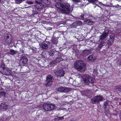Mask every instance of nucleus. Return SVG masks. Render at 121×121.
<instances>
[{
    "instance_id": "4be33fe9",
    "label": "nucleus",
    "mask_w": 121,
    "mask_h": 121,
    "mask_svg": "<svg viewBox=\"0 0 121 121\" xmlns=\"http://www.w3.org/2000/svg\"><path fill=\"white\" fill-rule=\"evenodd\" d=\"M89 78V81L88 82V84H89L90 83H94V82L95 81L93 78L90 77V76Z\"/></svg>"
},
{
    "instance_id": "c85d7f7f",
    "label": "nucleus",
    "mask_w": 121,
    "mask_h": 121,
    "mask_svg": "<svg viewBox=\"0 0 121 121\" xmlns=\"http://www.w3.org/2000/svg\"><path fill=\"white\" fill-rule=\"evenodd\" d=\"M116 90L117 91H121V85L117 86L116 87Z\"/></svg>"
},
{
    "instance_id": "9b49d317",
    "label": "nucleus",
    "mask_w": 121,
    "mask_h": 121,
    "mask_svg": "<svg viewBox=\"0 0 121 121\" xmlns=\"http://www.w3.org/2000/svg\"><path fill=\"white\" fill-rule=\"evenodd\" d=\"M89 75L87 74H84L82 76V78L85 83H88V82L89 81Z\"/></svg>"
},
{
    "instance_id": "dca6fc26",
    "label": "nucleus",
    "mask_w": 121,
    "mask_h": 121,
    "mask_svg": "<svg viewBox=\"0 0 121 121\" xmlns=\"http://www.w3.org/2000/svg\"><path fill=\"white\" fill-rule=\"evenodd\" d=\"M37 2H41L46 4H50L51 3L50 0H37Z\"/></svg>"
},
{
    "instance_id": "2f4dec72",
    "label": "nucleus",
    "mask_w": 121,
    "mask_h": 121,
    "mask_svg": "<svg viewBox=\"0 0 121 121\" xmlns=\"http://www.w3.org/2000/svg\"><path fill=\"white\" fill-rule=\"evenodd\" d=\"M33 14L34 15L37 14L38 13V12L36 10V9H33Z\"/></svg>"
},
{
    "instance_id": "a878e982",
    "label": "nucleus",
    "mask_w": 121,
    "mask_h": 121,
    "mask_svg": "<svg viewBox=\"0 0 121 121\" xmlns=\"http://www.w3.org/2000/svg\"><path fill=\"white\" fill-rule=\"evenodd\" d=\"M109 33L108 30H105L103 34L107 37L108 36Z\"/></svg>"
},
{
    "instance_id": "1a4fd4ad",
    "label": "nucleus",
    "mask_w": 121,
    "mask_h": 121,
    "mask_svg": "<svg viewBox=\"0 0 121 121\" xmlns=\"http://www.w3.org/2000/svg\"><path fill=\"white\" fill-rule=\"evenodd\" d=\"M56 74L58 77L63 76L65 74V71L62 69L58 70L56 71Z\"/></svg>"
},
{
    "instance_id": "9d476101",
    "label": "nucleus",
    "mask_w": 121,
    "mask_h": 121,
    "mask_svg": "<svg viewBox=\"0 0 121 121\" xmlns=\"http://www.w3.org/2000/svg\"><path fill=\"white\" fill-rule=\"evenodd\" d=\"M37 0H35V3H36L35 4V6H36V8L37 9V10H38V9H42L43 7V4H42V2H37L38 0L37 1Z\"/></svg>"
},
{
    "instance_id": "0eeeda50",
    "label": "nucleus",
    "mask_w": 121,
    "mask_h": 121,
    "mask_svg": "<svg viewBox=\"0 0 121 121\" xmlns=\"http://www.w3.org/2000/svg\"><path fill=\"white\" fill-rule=\"evenodd\" d=\"M28 61L27 58L26 56H23L20 60V64L21 65L24 66L27 64Z\"/></svg>"
},
{
    "instance_id": "49530a36",
    "label": "nucleus",
    "mask_w": 121,
    "mask_h": 121,
    "mask_svg": "<svg viewBox=\"0 0 121 121\" xmlns=\"http://www.w3.org/2000/svg\"><path fill=\"white\" fill-rule=\"evenodd\" d=\"M61 0H59V1L58 2V3H60V2L61 1ZM56 1H57V0H56Z\"/></svg>"
},
{
    "instance_id": "bb28decb",
    "label": "nucleus",
    "mask_w": 121,
    "mask_h": 121,
    "mask_svg": "<svg viewBox=\"0 0 121 121\" xmlns=\"http://www.w3.org/2000/svg\"><path fill=\"white\" fill-rule=\"evenodd\" d=\"M88 1L96 5V3L98 2L97 0H89Z\"/></svg>"
},
{
    "instance_id": "f257e3e1",
    "label": "nucleus",
    "mask_w": 121,
    "mask_h": 121,
    "mask_svg": "<svg viewBox=\"0 0 121 121\" xmlns=\"http://www.w3.org/2000/svg\"><path fill=\"white\" fill-rule=\"evenodd\" d=\"M56 7L58 8L60 11L62 13L65 14H69L73 10V8L70 9V6L68 3L61 4L60 3H57L56 4Z\"/></svg>"
},
{
    "instance_id": "79ce46f5",
    "label": "nucleus",
    "mask_w": 121,
    "mask_h": 121,
    "mask_svg": "<svg viewBox=\"0 0 121 121\" xmlns=\"http://www.w3.org/2000/svg\"><path fill=\"white\" fill-rule=\"evenodd\" d=\"M20 52L22 53H23L24 54L25 52H24V51L23 50H20Z\"/></svg>"
},
{
    "instance_id": "cd10ccee",
    "label": "nucleus",
    "mask_w": 121,
    "mask_h": 121,
    "mask_svg": "<svg viewBox=\"0 0 121 121\" xmlns=\"http://www.w3.org/2000/svg\"><path fill=\"white\" fill-rule=\"evenodd\" d=\"M85 22L86 23L88 24H90L93 22L91 19H86Z\"/></svg>"
},
{
    "instance_id": "6ab92c4d",
    "label": "nucleus",
    "mask_w": 121,
    "mask_h": 121,
    "mask_svg": "<svg viewBox=\"0 0 121 121\" xmlns=\"http://www.w3.org/2000/svg\"><path fill=\"white\" fill-rule=\"evenodd\" d=\"M82 22L79 21H76L75 22H74V23H73L72 25H71L70 26L71 27H73L74 28L75 27V26L73 24H77L78 25H80L82 24Z\"/></svg>"
},
{
    "instance_id": "f8f14e48",
    "label": "nucleus",
    "mask_w": 121,
    "mask_h": 121,
    "mask_svg": "<svg viewBox=\"0 0 121 121\" xmlns=\"http://www.w3.org/2000/svg\"><path fill=\"white\" fill-rule=\"evenodd\" d=\"M100 43L98 45L97 49L99 50H100L103 47L105 46L106 44V42L104 40H101L100 41Z\"/></svg>"
},
{
    "instance_id": "5701e85b",
    "label": "nucleus",
    "mask_w": 121,
    "mask_h": 121,
    "mask_svg": "<svg viewBox=\"0 0 121 121\" xmlns=\"http://www.w3.org/2000/svg\"><path fill=\"white\" fill-rule=\"evenodd\" d=\"M88 59L89 61H92L93 60H94L95 59V57L91 55L89 56L88 57Z\"/></svg>"
},
{
    "instance_id": "3c124183",
    "label": "nucleus",
    "mask_w": 121,
    "mask_h": 121,
    "mask_svg": "<svg viewBox=\"0 0 121 121\" xmlns=\"http://www.w3.org/2000/svg\"><path fill=\"white\" fill-rule=\"evenodd\" d=\"M117 5L119 6V5L118 4H117Z\"/></svg>"
},
{
    "instance_id": "2eb2a0df",
    "label": "nucleus",
    "mask_w": 121,
    "mask_h": 121,
    "mask_svg": "<svg viewBox=\"0 0 121 121\" xmlns=\"http://www.w3.org/2000/svg\"><path fill=\"white\" fill-rule=\"evenodd\" d=\"M91 93L90 91L89 90H85L82 92V95L84 96H89Z\"/></svg>"
},
{
    "instance_id": "6e6552de",
    "label": "nucleus",
    "mask_w": 121,
    "mask_h": 121,
    "mask_svg": "<svg viewBox=\"0 0 121 121\" xmlns=\"http://www.w3.org/2000/svg\"><path fill=\"white\" fill-rule=\"evenodd\" d=\"M70 90V88L66 87H61L57 88L58 91L65 92H68Z\"/></svg>"
},
{
    "instance_id": "423d86ee",
    "label": "nucleus",
    "mask_w": 121,
    "mask_h": 121,
    "mask_svg": "<svg viewBox=\"0 0 121 121\" xmlns=\"http://www.w3.org/2000/svg\"><path fill=\"white\" fill-rule=\"evenodd\" d=\"M103 97L100 95H97L91 99L92 102L93 104H97L99 103L100 101H103Z\"/></svg>"
},
{
    "instance_id": "f3484780",
    "label": "nucleus",
    "mask_w": 121,
    "mask_h": 121,
    "mask_svg": "<svg viewBox=\"0 0 121 121\" xmlns=\"http://www.w3.org/2000/svg\"><path fill=\"white\" fill-rule=\"evenodd\" d=\"M9 106L6 105L5 103H2L0 105V109H5L8 108Z\"/></svg>"
},
{
    "instance_id": "a19ab883",
    "label": "nucleus",
    "mask_w": 121,
    "mask_h": 121,
    "mask_svg": "<svg viewBox=\"0 0 121 121\" xmlns=\"http://www.w3.org/2000/svg\"><path fill=\"white\" fill-rule=\"evenodd\" d=\"M52 28L51 27H49L47 28V30H52Z\"/></svg>"
},
{
    "instance_id": "8fccbe9b",
    "label": "nucleus",
    "mask_w": 121,
    "mask_h": 121,
    "mask_svg": "<svg viewBox=\"0 0 121 121\" xmlns=\"http://www.w3.org/2000/svg\"><path fill=\"white\" fill-rule=\"evenodd\" d=\"M120 72H121V70L120 71Z\"/></svg>"
},
{
    "instance_id": "473e14b6",
    "label": "nucleus",
    "mask_w": 121,
    "mask_h": 121,
    "mask_svg": "<svg viewBox=\"0 0 121 121\" xmlns=\"http://www.w3.org/2000/svg\"><path fill=\"white\" fill-rule=\"evenodd\" d=\"M24 0H16L15 1L16 3L17 4H19L22 2Z\"/></svg>"
},
{
    "instance_id": "ea45409f",
    "label": "nucleus",
    "mask_w": 121,
    "mask_h": 121,
    "mask_svg": "<svg viewBox=\"0 0 121 121\" xmlns=\"http://www.w3.org/2000/svg\"><path fill=\"white\" fill-rule=\"evenodd\" d=\"M73 2H79L81 0H72Z\"/></svg>"
},
{
    "instance_id": "4468645a",
    "label": "nucleus",
    "mask_w": 121,
    "mask_h": 121,
    "mask_svg": "<svg viewBox=\"0 0 121 121\" xmlns=\"http://www.w3.org/2000/svg\"><path fill=\"white\" fill-rule=\"evenodd\" d=\"M9 36H11L10 35L9 36L7 35L5 38V42L6 43L8 44H10L11 43L12 40V38L11 37L9 38Z\"/></svg>"
},
{
    "instance_id": "37998d69",
    "label": "nucleus",
    "mask_w": 121,
    "mask_h": 121,
    "mask_svg": "<svg viewBox=\"0 0 121 121\" xmlns=\"http://www.w3.org/2000/svg\"><path fill=\"white\" fill-rule=\"evenodd\" d=\"M106 111H105V112H106V113H108L109 112V110H108V109H106Z\"/></svg>"
},
{
    "instance_id": "58836bf2",
    "label": "nucleus",
    "mask_w": 121,
    "mask_h": 121,
    "mask_svg": "<svg viewBox=\"0 0 121 121\" xmlns=\"http://www.w3.org/2000/svg\"><path fill=\"white\" fill-rule=\"evenodd\" d=\"M110 38L114 39V35H112L110 36Z\"/></svg>"
},
{
    "instance_id": "09e8293b",
    "label": "nucleus",
    "mask_w": 121,
    "mask_h": 121,
    "mask_svg": "<svg viewBox=\"0 0 121 121\" xmlns=\"http://www.w3.org/2000/svg\"><path fill=\"white\" fill-rule=\"evenodd\" d=\"M110 5H112V3H110Z\"/></svg>"
},
{
    "instance_id": "e433bc0d",
    "label": "nucleus",
    "mask_w": 121,
    "mask_h": 121,
    "mask_svg": "<svg viewBox=\"0 0 121 121\" xmlns=\"http://www.w3.org/2000/svg\"><path fill=\"white\" fill-rule=\"evenodd\" d=\"M5 1V0H0V3L2 4L4 3Z\"/></svg>"
},
{
    "instance_id": "20e7f679",
    "label": "nucleus",
    "mask_w": 121,
    "mask_h": 121,
    "mask_svg": "<svg viewBox=\"0 0 121 121\" xmlns=\"http://www.w3.org/2000/svg\"><path fill=\"white\" fill-rule=\"evenodd\" d=\"M55 105L49 103H44L43 105V109L45 111H48L54 108Z\"/></svg>"
},
{
    "instance_id": "f704fd0d",
    "label": "nucleus",
    "mask_w": 121,
    "mask_h": 121,
    "mask_svg": "<svg viewBox=\"0 0 121 121\" xmlns=\"http://www.w3.org/2000/svg\"><path fill=\"white\" fill-rule=\"evenodd\" d=\"M80 17H81L82 19L83 18L84 19H86V17H85L84 16V14H82V15L80 16Z\"/></svg>"
},
{
    "instance_id": "4c0bfd02",
    "label": "nucleus",
    "mask_w": 121,
    "mask_h": 121,
    "mask_svg": "<svg viewBox=\"0 0 121 121\" xmlns=\"http://www.w3.org/2000/svg\"><path fill=\"white\" fill-rule=\"evenodd\" d=\"M5 95V93L2 92H0V96L4 95Z\"/></svg>"
},
{
    "instance_id": "a211bd4d",
    "label": "nucleus",
    "mask_w": 121,
    "mask_h": 121,
    "mask_svg": "<svg viewBox=\"0 0 121 121\" xmlns=\"http://www.w3.org/2000/svg\"><path fill=\"white\" fill-rule=\"evenodd\" d=\"M48 44L47 42H43L42 43V48L43 49H47L48 48Z\"/></svg>"
},
{
    "instance_id": "de8ad7c7",
    "label": "nucleus",
    "mask_w": 121,
    "mask_h": 121,
    "mask_svg": "<svg viewBox=\"0 0 121 121\" xmlns=\"http://www.w3.org/2000/svg\"><path fill=\"white\" fill-rule=\"evenodd\" d=\"M119 104L120 105H121V102H120L119 103Z\"/></svg>"
},
{
    "instance_id": "7ed1b4c3",
    "label": "nucleus",
    "mask_w": 121,
    "mask_h": 121,
    "mask_svg": "<svg viewBox=\"0 0 121 121\" xmlns=\"http://www.w3.org/2000/svg\"><path fill=\"white\" fill-rule=\"evenodd\" d=\"M0 72L2 74L9 75L11 74L10 70L4 65H1L0 67Z\"/></svg>"
},
{
    "instance_id": "c03bdc74",
    "label": "nucleus",
    "mask_w": 121,
    "mask_h": 121,
    "mask_svg": "<svg viewBox=\"0 0 121 121\" xmlns=\"http://www.w3.org/2000/svg\"><path fill=\"white\" fill-rule=\"evenodd\" d=\"M118 62L119 64L120 65H121V60L118 61Z\"/></svg>"
},
{
    "instance_id": "ddd939ff",
    "label": "nucleus",
    "mask_w": 121,
    "mask_h": 121,
    "mask_svg": "<svg viewBox=\"0 0 121 121\" xmlns=\"http://www.w3.org/2000/svg\"><path fill=\"white\" fill-rule=\"evenodd\" d=\"M65 56H61L60 57H58L54 60V63L55 64L59 63L60 61H62L63 60V58H65Z\"/></svg>"
},
{
    "instance_id": "c9c22d12",
    "label": "nucleus",
    "mask_w": 121,
    "mask_h": 121,
    "mask_svg": "<svg viewBox=\"0 0 121 121\" xmlns=\"http://www.w3.org/2000/svg\"><path fill=\"white\" fill-rule=\"evenodd\" d=\"M63 119L64 117H58L57 118V119L58 120H60L61 119Z\"/></svg>"
},
{
    "instance_id": "aec40b11",
    "label": "nucleus",
    "mask_w": 121,
    "mask_h": 121,
    "mask_svg": "<svg viewBox=\"0 0 121 121\" xmlns=\"http://www.w3.org/2000/svg\"><path fill=\"white\" fill-rule=\"evenodd\" d=\"M17 52L16 51L13 49H10L8 53L9 54L13 55L16 54Z\"/></svg>"
},
{
    "instance_id": "b1692460",
    "label": "nucleus",
    "mask_w": 121,
    "mask_h": 121,
    "mask_svg": "<svg viewBox=\"0 0 121 121\" xmlns=\"http://www.w3.org/2000/svg\"><path fill=\"white\" fill-rule=\"evenodd\" d=\"M106 37H107L104 35V34H102L101 35H100L99 36V41L101 40H103Z\"/></svg>"
},
{
    "instance_id": "a18cd8bd",
    "label": "nucleus",
    "mask_w": 121,
    "mask_h": 121,
    "mask_svg": "<svg viewBox=\"0 0 121 121\" xmlns=\"http://www.w3.org/2000/svg\"><path fill=\"white\" fill-rule=\"evenodd\" d=\"M110 7H116V8H117V6H111V5L110 6Z\"/></svg>"
},
{
    "instance_id": "c756f323",
    "label": "nucleus",
    "mask_w": 121,
    "mask_h": 121,
    "mask_svg": "<svg viewBox=\"0 0 121 121\" xmlns=\"http://www.w3.org/2000/svg\"><path fill=\"white\" fill-rule=\"evenodd\" d=\"M54 54V52L53 51H49L48 52V54L50 56H53Z\"/></svg>"
},
{
    "instance_id": "412c9836",
    "label": "nucleus",
    "mask_w": 121,
    "mask_h": 121,
    "mask_svg": "<svg viewBox=\"0 0 121 121\" xmlns=\"http://www.w3.org/2000/svg\"><path fill=\"white\" fill-rule=\"evenodd\" d=\"M58 38H55L54 37L52 38L51 40V42L52 43L56 44L58 42Z\"/></svg>"
},
{
    "instance_id": "39448f33",
    "label": "nucleus",
    "mask_w": 121,
    "mask_h": 121,
    "mask_svg": "<svg viewBox=\"0 0 121 121\" xmlns=\"http://www.w3.org/2000/svg\"><path fill=\"white\" fill-rule=\"evenodd\" d=\"M53 81V77L50 75H48L46 77L45 83V86H50L52 84Z\"/></svg>"
},
{
    "instance_id": "72a5a7b5",
    "label": "nucleus",
    "mask_w": 121,
    "mask_h": 121,
    "mask_svg": "<svg viewBox=\"0 0 121 121\" xmlns=\"http://www.w3.org/2000/svg\"><path fill=\"white\" fill-rule=\"evenodd\" d=\"M26 3L29 4H33V2H32L30 1H26Z\"/></svg>"
},
{
    "instance_id": "7c9ffc66",
    "label": "nucleus",
    "mask_w": 121,
    "mask_h": 121,
    "mask_svg": "<svg viewBox=\"0 0 121 121\" xmlns=\"http://www.w3.org/2000/svg\"><path fill=\"white\" fill-rule=\"evenodd\" d=\"M108 104V103L106 101L104 102V108H107V106Z\"/></svg>"
},
{
    "instance_id": "393cba45",
    "label": "nucleus",
    "mask_w": 121,
    "mask_h": 121,
    "mask_svg": "<svg viewBox=\"0 0 121 121\" xmlns=\"http://www.w3.org/2000/svg\"><path fill=\"white\" fill-rule=\"evenodd\" d=\"M114 39H112L111 38H110L108 40V44L109 45H111L113 43V41L114 40Z\"/></svg>"
},
{
    "instance_id": "f03ea898",
    "label": "nucleus",
    "mask_w": 121,
    "mask_h": 121,
    "mask_svg": "<svg viewBox=\"0 0 121 121\" xmlns=\"http://www.w3.org/2000/svg\"><path fill=\"white\" fill-rule=\"evenodd\" d=\"M74 66L78 71L81 72H84L86 69L85 64L81 60L77 61L74 64Z\"/></svg>"
}]
</instances>
